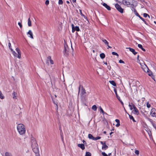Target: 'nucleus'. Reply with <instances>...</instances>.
Returning a JSON list of instances; mask_svg holds the SVG:
<instances>
[{"instance_id": "obj_10", "label": "nucleus", "mask_w": 156, "mask_h": 156, "mask_svg": "<svg viewBox=\"0 0 156 156\" xmlns=\"http://www.w3.org/2000/svg\"><path fill=\"white\" fill-rule=\"evenodd\" d=\"M145 66H146L145 69L147 70V72L148 73V75L152 77V76H153L152 72L149 69L146 65H145Z\"/></svg>"}, {"instance_id": "obj_54", "label": "nucleus", "mask_w": 156, "mask_h": 156, "mask_svg": "<svg viewBox=\"0 0 156 156\" xmlns=\"http://www.w3.org/2000/svg\"><path fill=\"white\" fill-rule=\"evenodd\" d=\"M152 124V125L154 128L155 127V126H156V125L154 123H153V124Z\"/></svg>"}, {"instance_id": "obj_57", "label": "nucleus", "mask_w": 156, "mask_h": 156, "mask_svg": "<svg viewBox=\"0 0 156 156\" xmlns=\"http://www.w3.org/2000/svg\"><path fill=\"white\" fill-rule=\"evenodd\" d=\"M137 60H139V61H140V60H139V55H138L137 56Z\"/></svg>"}, {"instance_id": "obj_31", "label": "nucleus", "mask_w": 156, "mask_h": 156, "mask_svg": "<svg viewBox=\"0 0 156 156\" xmlns=\"http://www.w3.org/2000/svg\"><path fill=\"white\" fill-rule=\"evenodd\" d=\"M5 156H12L11 154L9 153V152H6L5 154Z\"/></svg>"}, {"instance_id": "obj_64", "label": "nucleus", "mask_w": 156, "mask_h": 156, "mask_svg": "<svg viewBox=\"0 0 156 156\" xmlns=\"http://www.w3.org/2000/svg\"><path fill=\"white\" fill-rule=\"evenodd\" d=\"M111 155V153H109L108 154V156H110Z\"/></svg>"}, {"instance_id": "obj_27", "label": "nucleus", "mask_w": 156, "mask_h": 156, "mask_svg": "<svg viewBox=\"0 0 156 156\" xmlns=\"http://www.w3.org/2000/svg\"><path fill=\"white\" fill-rule=\"evenodd\" d=\"M100 112H102V114H103V115H104V114H106V115H107V113L105 112L103 110V109H102V108H101V106L100 107Z\"/></svg>"}, {"instance_id": "obj_40", "label": "nucleus", "mask_w": 156, "mask_h": 156, "mask_svg": "<svg viewBox=\"0 0 156 156\" xmlns=\"http://www.w3.org/2000/svg\"><path fill=\"white\" fill-rule=\"evenodd\" d=\"M119 62L120 63H124V64L125 63L121 59H120L119 60Z\"/></svg>"}, {"instance_id": "obj_29", "label": "nucleus", "mask_w": 156, "mask_h": 156, "mask_svg": "<svg viewBox=\"0 0 156 156\" xmlns=\"http://www.w3.org/2000/svg\"><path fill=\"white\" fill-rule=\"evenodd\" d=\"M92 109L94 111H96L97 109V107L96 105H94L92 106Z\"/></svg>"}, {"instance_id": "obj_23", "label": "nucleus", "mask_w": 156, "mask_h": 156, "mask_svg": "<svg viewBox=\"0 0 156 156\" xmlns=\"http://www.w3.org/2000/svg\"><path fill=\"white\" fill-rule=\"evenodd\" d=\"M108 148V147L107 145L106 144L105 145H103L102 147V149L103 150H106Z\"/></svg>"}, {"instance_id": "obj_28", "label": "nucleus", "mask_w": 156, "mask_h": 156, "mask_svg": "<svg viewBox=\"0 0 156 156\" xmlns=\"http://www.w3.org/2000/svg\"><path fill=\"white\" fill-rule=\"evenodd\" d=\"M100 57L102 59L104 58L105 57V55L104 53H101L100 54Z\"/></svg>"}, {"instance_id": "obj_51", "label": "nucleus", "mask_w": 156, "mask_h": 156, "mask_svg": "<svg viewBox=\"0 0 156 156\" xmlns=\"http://www.w3.org/2000/svg\"><path fill=\"white\" fill-rule=\"evenodd\" d=\"M47 58L48 59V60L49 59V60H51V57L50 56H48V57H47Z\"/></svg>"}, {"instance_id": "obj_39", "label": "nucleus", "mask_w": 156, "mask_h": 156, "mask_svg": "<svg viewBox=\"0 0 156 156\" xmlns=\"http://www.w3.org/2000/svg\"><path fill=\"white\" fill-rule=\"evenodd\" d=\"M101 154L103 156H108V155L105 152H102Z\"/></svg>"}, {"instance_id": "obj_24", "label": "nucleus", "mask_w": 156, "mask_h": 156, "mask_svg": "<svg viewBox=\"0 0 156 156\" xmlns=\"http://www.w3.org/2000/svg\"><path fill=\"white\" fill-rule=\"evenodd\" d=\"M128 115L129 118L130 119H132V121L134 122H136V121L134 119L133 117L131 115H129L128 113H127Z\"/></svg>"}, {"instance_id": "obj_15", "label": "nucleus", "mask_w": 156, "mask_h": 156, "mask_svg": "<svg viewBox=\"0 0 156 156\" xmlns=\"http://www.w3.org/2000/svg\"><path fill=\"white\" fill-rule=\"evenodd\" d=\"M27 34L30 35L29 37L30 38L32 39L34 38L33 33L30 30H29V31L27 33Z\"/></svg>"}, {"instance_id": "obj_56", "label": "nucleus", "mask_w": 156, "mask_h": 156, "mask_svg": "<svg viewBox=\"0 0 156 156\" xmlns=\"http://www.w3.org/2000/svg\"><path fill=\"white\" fill-rule=\"evenodd\" d=\"M108 48H107L108 49V48H112V47L109 46L108 44Z\"/></svg>"}, {"instance_id": "obj_59", "label": "nucleus", "mask_w": 156, "mask_h": 156, "mask_svg": "<svg viewBox=\"0 0 156 156\" xmlns=\"http://www.w3.org/2000/svg\"><path fill=\"white\" fill-rule=\"evenodd\" d=\"M9 48L11 50V51L12 52L13 51H13V49L11 48V47Z\"/></svg>"}, {"instance_id": "obj_60", "label": "nucleus", "mask_w": 156, "mask_h": 156, "mask_svg": "<svg viewBox=\"0 0 156 156\" xmlns=\"http://www.w3.org/2000/svg\"><path fill=\"white\" fill-rule=\"evenodd\" d=\"M59 130H60V131H61V126H59Z\"/></svg>"}, {"instance_id": "obj_42", "label": "nucleus", "mask_w": 156, "mask_h": 156, "mask_svg": "<svg viewBox=\"0 0 156 156\" xmlns=\"http://www.w3.org/2000/svg\"><path fill=\"white\" fill-rule=\"evenodd\" d=\"M45 4L46 5H48L49 4V1L48 0H47L45 2Z\"/></svg>"}, {"instance_id": "obj_38", "label": "nucleus", "mask_w": 156, "mask_h": 156, "mask_svg": "<svg viewBox=\"0 0 156 156\" xmlns=\"http://www.w3.org/2000/svg\"><path fill=\"white\" fill-rule=\"evenodd\" d=\"M58 4L59 5H62L63 3V1L62 0H58Z\"/></svg>"}, {"instance_id": "obj_5", "label": "nucleus", "mask_w": 156, "mask_h": 156, "mask_svg": "<svg viewBox=\"0 0 156 156\" xmlns=\"http://www.w3.org/2000/svg\"><path fill=\"white\" fill-rule=\"evenodd\" d=\"M69 48L68 45L66 44L64 45V49L63 51L64 55L66 56L69 55Z\"/></svg>"}, {"instance_id": "obj_17", "label": "nucleus", "mask_w": 156, "mask_h": 156, "mask_svg": "<svg viewBox=\"0 0 156 156\" xmlns=\"http://www.w3.org/2000/svg\"><path fill=\"white\" fill-rule=\"evenodd\" d=\"M115 121L117 123V124L116 125V126L117 127H118L120 125V121L118 119H116Z\"/></svg>"}, {"instance_id": "obj_34", "label": "nucleus", "mask_w": 156, "mask_h": 156, "mask_svg": "<svg viewBox=\"0 0 156 156\" xmlns=\"http://www.w3.org/2000/svg\"><path fill=\"white\" fill-rule=\"evenodd\" d=\"M143 15H144V17H147V16H148V17L150 18V16L149 15H148L147 14V13H144L143 14Z\"/></svg>"}, {"instance_id": "obj_47", "label": "nucleus", "mask_w": 156, "mask_h": 156, "mask_svg": "<svg viewBox=\"0 0 156 156\" xmlns=\"http://www.w3.org/2000/svg\"><path fill=\"white\" fill-rule=\"evenodd\" d=\"M129 107L130 108V109L131 110H132L133 109V108L132 107V105H130V104H129Z\"/></svg>"}, {"instance_id": "obj_20", "label": "nucleus", "mask_w": 156, "mask_h": 156, "mask_svg": "<svg viewBox=\"0 0 156 156\" xmlns=\"http://www.w3.org/2000/svg\"><path fill=\"white\" fill-rule=\"evenodd\" d=\"M109 83L113 86H116V83L113 80H110L109 81Z\"/></svg>"}, {"instance_id": "obj_26", "label": "nucleus", "mask_w": 156, "mask_h": 156, "mask_svg": "<svg viewBox=\"0 0 156 156\" xmlns=\"http://www.w3.org/2000/svg\"><path fill=\"white\" fill-rule=\"evenodd\" d=\"M28 25L29 27H31L32 26L31 22L30 20V18H29L28 19Z\"/></svg>"}, {"instance_id": "obj_55", "label": "nucleus", "mask_w": 156, "mask_h": 156, "mask_svg": "<svg viewBox=\"0 0 156 156\" xmlns=\"http://www.w3.org/2000/svg\"><path fill=\"white\" fill-rule=\"evenodd\" d=\"M82 142H83L84 143V144H86V142L85 141V140H83V141H82Z\"/></svg>"}, {"instance_id": "obj_14", "label": "nucleus", "mask_w": 156, "mask_h": 156, "mask_svg": "<svg viewBox=\"0 0 156 156\" xmlns=\"http://www.w3.org/2000/svg\"><path fill=\"white\" fill-rule=\"evenodd\" d=\"M133 111V112L134 114L138 115L139 114V111L136 108H135Z\"/></svg>"}, {"instance_id": "obj_33", "label": "nucleus", "mask_w": 156, "mask_h": 156, "mask_svg": "<svg viewBox=\"0 0 156 156\" xmlns=\"http://www.w3.org/2000/svg\"><path fill=\"white\" fill-rule=\"evenodd\" d=\"M4 97L1 91H0V98L1 99H3L4 98Z\"/></svg>"}, {"instance_id": "obj_7", "label": "nucleus", "mask_w": 156, "mask_h": 156, "mask_svg": "<svg viewBox=\"0 0 156 156\" xmlns=\"http://www.w3.org/2000/svg\"><path fill=\"white\" fill-rule=\"evenodd\" d=\"M72 27V32L74 33L75 31H80V29L78 26H76L75 27L73 24H72L71 25Z\"/></svg>"}, {"instance_id": "obj_37", "label": "nucleus", "mask_w": 156, "mask_h": 156, "mask_svg": "<svg viewBox=\"0 0 156 156\" xmlns=\"http://www.w3.org/2000/svg\"><path fill=\"white\" fill-rule=\"evenodd\" d=\"M112 54L113 55H115L116 56H119L118 54L116 52H114V51L112 52Z\"/></svg>"}, {"instance_id": "obj_35", "label": "nucleus", "mask_w": 156, "mask_h": 156, "mask_svg": "<svg viewBox=\"0 0 156 156\" xmlns=\"http://www.w3.org/2000/svg\"><path fill=\"white\" fill-rule=\"evenodd\" d=\"M101 137L100 136H98L96 137H94V140H99V139H101Z\"/></svg>"}, {"instance_id": "obj_6", "label": "nucleus", "mask_w": 156, "mask_h": 156, "mask_svg": "<svg viewBox=\"0 0 156 156\" xmlns=\"http://www.w3.org/2000/svg\"><path fill=\"white\" fill-rule=\"evenodd\" d=\"M115 7L117 10L121 13H123V9H122L120 6L118 4L116 3L115 5Z\"/></svg>"}, {"instance_id": "obj_8", "label": "nucleus", "mask_w": 156, "mask_h": 156, "mask_svg": "<svg viewBox=\"0 0 156 156\" xmlns=\"http://www.w3.org/2000/svg\"><path fill=\"white\" fill-rule=\"evenodd\" d=\"M150 114L151 116L156 117V110L154 108H153L151 110Z\"/></svg>"}, {"instance_id": "obj_18", "label": "nucleus", "mask_w": 156, "mask_h": 156, "mask_svg": "<svg viewBox=\"0 0 156 156\" xmlns=\"http://www.w3.org/2000/svg\"><path fill=\"white\" fill-rule=\"evenodd\" d=\"M12 95L13 96V99L16 98L17 97V94L16 92H15V91H13L12 94Z\"/></svg>"}, {"instance_id": "obj_58", "label": "nucleus", "mask_w": 156, "mask_h": 156, "mask_svg": "<svg viewBox=\"0 0 156 156\" xmlns=\"http://www.w3.org/2000/svg\"><path fill=\"white\" fill-rule=\"evenodd\" d=\"M146 68V67L144 69H143V70L145 72H147V70L146 69H145Z\"/></svg>"}, {"instance_id": "obj_43", "label": "nucleus", "mask_w": 156, "mask_h": 156, "mask_svg": "<svg viewBox=\"0 0 156 156\" xmlns=\"http://www.w3.org/2000/svg\"><path fill=\"white\" fill-rule=\"evenodd\" d=\"M18 24L20 26V28H22V24H21V23L20 22H19L18 23Z\"/></svg>"}, {"instance_id": "obj_16", "label": "nucleus", "mask_w": 156, "mask_h": 156, "mask_svg": "<svg viewBox=\"0 0 156 156\" xmlns=\"http://www.w3.org/2000/svg\"><path fill=\"white\" fill-rule=\"evenodd\" d=\"M81 94L83 95L86 93L85 89L83 87V86H81Z\"/></svg>"}, {"instance_id": "obj_3", "label": "nucleus", "mask_w": 156, "mask_h": 156, "mask_svg": "<svg viewBox=\"0 0 156 156\" xmlns=\"http://www.w3.org/2000/svg\"><path fill=\"white\" fill-rule=\"evenodd\" d=\"M16 50L17 52L18 55L15 51H13L12 53L13 55L14 56L17 57L19 58H20L21 57V53L20 50L18 48H17L16 49Z\"/></svg>"}, {"instance_id": "obj_11", "label": "nucleus", "mask_w": 156, "mask_h": 156, "mask_svg": "<svg viewBox=\"0 0 156 156\" xmlns=\"http://www.w3.org/2000/svg\"><path fill=\"white\" fill-rule=\"evenodd\" d=\"M126 48L127 49H129V51L131 52L134 55H136L137 53V52L135 51V50L133 48L130 47Z\"/></svg>"}, {"instance_id": "obj_32", "label": "nucleus", "mask_w": 156, "mask_h": 156, "mask_svg": "<svg viewBox=\"0 0 156 156\" xmlns=\"http://www.w3.org/2000/svg\"><path fill=\"white\" fill-rule=\"evenodd\" d=\"M91 154L89 152H86L85 156H91Z\"/></svg>"}, {"instance_id": "obj_36", "label": "nucleus", "mask_w": 156, "mask_h": 156, "mask_svg": "<svg viewBox=\"0 0 156 156\" xmlns=\"http://www.w3.org/2000/svg\"><path fill=\"white\" fill-rule=\"evenodd\" d=\"M135 153L137 155H138L139 154V151H138V150H136L135 151Z\"/></svg>"}, {"instance_id": "obj_50", "label": "nucleus", "mask_w": 156, "mask_h": 156, "mask_svg": "<svg viewBox=\"0 0 156 156\" xmlns=\"http://www.w3.org/2000/svg\"><path fill=\"white\" fill-rule=\"evenodd\" d=\"M8 46L9 48H10L11 47V44L10 42L8 43Z\"/></svg>"}, {"instance_id": "obj_41", "label": "nucleus", "mask_w": 156, "mask_h": 156, "mask_svg": "<svg viewBox=\"0 0 156 156\" xmlns=\"http://www.w3.org/2000/svg\"><path fill=\"white\" fill-rule=\"evenodd\" d=\"M151 106V105L150 104H149L148 102H147V107L148 108H149Z\"/></svg>"}, {"instance_id": "obj_53", "label": "nucleus", "mask_w": 156, "mask_h": 156, "mask_svg": "<svg viewBox=\"0 0 156 156\" xmlns=\"http://www.w3.org/2000/svg\"><path fill=\"white\" fill-rule=\"evenodd\" d=\"M131 104H132V106L134 109L135 108H136V106H135V105L134 104H133L132 103H131Z\"/></svg>"}, {"instance_id": "obj_13", "label": "nucleus", "mask_w": 156, "mask_h": 156, "mask_svg": "<svg viewBox=\"0 0 156 156\" xmlns=\"http://www.w3.org/2000/svg\"><path fill=\"white\" fill-rule=\"evenodd\" d=\"M77 146L80 148L82 150L85 149V147L84 144H78Z\"/></svg>"}, {"instance_id": "obj_52", "label": "nucleus", "mask_w": 156, "mask_h": 156, "mask_svg": "<svg viewBox=\"0 0 156 156\" xmlns=\"http://www.w3.org/2000/svg\"><path fill=\"white\" fill-rule=\"evenodd\" d=\"M107 68L109 70H110L111 69V66H107Z\"/></svg>"}, {"instance_id": "obj_21", "label": "nucleus", "mask_w": 156, "mask_h": 156, "mask_svg": "<svg viewBox=\"0 0 156 156\" xmlns=\"http://www.w3.org/2000/svg\"><path fill=\"white\" fill-rule=\"evenodd\" d=\"M138 46L139 48H141L143 51H146L145 49L143 48L142 45L141 44H138Z\"/></svg>"}, {"instance_id": "obj_61", "label": "nucleus", "mask_w": 156, "mask_h": 156, "mask_svg": "<svg viewBox=\"0 0 156 156\" xmlns=\"http://www.w3.org/2000/svg\"><path fill=\"white\" fill-rule=\"evenodd\" d=\"M120 102L121 103V104L122 105H123V102H122V101H120Z\"/></svg>"}, {"instance_id": "obj_63", "label": "nucleus", "mask_w": 156, "mask_h": 156, "mask_svg": "<svg viewBox=\"0 0 156 156\" xmlns=\"http://www.w3.org/2000/svg\"><path fill=\"white\" fill-rule=\"evenodd\" d=\"M46 63H47L48 65L49 64V62H48V61H47V62H46Z\"/></svg>"}, {"instance_id": "obj_22", "label": "nucleus", "mask_w": 156, "mask_h": 156, "mask_svg": "<svg viewBox=\"0 0 156 156\" xmlns=\"http://www.w3.org/2000/svg\"><path fill=\"white\" fill-rule=\"evenodd\" d=\"M114 92L115 93V94L116 97H117V98L118 99H119V98H120V97L117 94L116 90V89L114 87Z\"/></svg>"}, {"instance_id": "obj_30", "label": "nucleus", "mask_w": 156, "mask_h": 156, "mask_svg": "<svg viewBox=\"0 0 156 156\" xmlns=\"http://www.w3.org/2000/svg\"><path fill=\"white\" fill-rule=\"evenodd\" d=\"M60 133V134L61 137V139H62V141H63V134L62 132V129H61Z\"/></svg>"}, {"instance_id": "obj_46", "label": "nucleus", "mask_w": 156, "mask_h": 156, "mask_svg": "<svg viewBox=\"0 0 156 156\" xmlns=\"http://www.w3.org/2000/svg\"><path fill=\"white\" fill-rule=\"evenodd\" d=\"M148 119L152 124H153V123L154 122H153L152 120L151 119L149 118H148Z\"/></svg>"}, {"instance_id": "obj_19", "label": "nucleus", "mask_w": 156, "mask_h": 156, "mask_svg": "<svg viewBox=\"0 0 156 156\" xmlns=\"http://www.w3.org/2000/svg\"><path fill=\"white\" fill-rule=\"evenodd\" d=\"M88 137L90 139L94 140V137L93 135L91 134H89L88 135Z\"/></svg>"}, {"instance_id": "obj_44", "label": "nucleus", "mask_w": 156, "mask_h": 156, "mask_svg": "<svg viewBox=\"0 0 156 156\" xmlns=\"http://www.w3.org/2000/svg\"><path fill=\"white\" fill-rule=\"evenodd\" d=\"M79 11H80V14L81 15V16H85L82 13V10H80V9L79 10Z\"/></svg>"}, {"instance_id": "obj_49", "label": "nucleus", "mask_w": 156, "mask_h": 156, "mask_svg": "<svg viewBox=\"0 0 156 156\" xmlns=\"http://www.w3.org/2000/svg\"><path fill=\"white\" fill-rule=\"evenodd\" d=\"M81 86H82L81 85H80V86H79V88H78V90H79L78 93H79V92H80V87H81Z\"/></svg>"}, {"instance_id": "obj_25", "label": "nucleus", "mask_w": 156, "mask_h": 156, "mask_svg": "<svg viewBox=\"0 0 156 156\" xmlns=\"http://www.w3.org/2000/svg\"><path fill=\"white\" fill-rule=\"evenodd\" d=\"M102 41L105 43V45H108V41L106 40L103 38L102 39Z\"/></svg>"}, {"instance_id": "obj_48", "label": "nucleus", "mask_w": 156, "mask_h": 156, "mask_svg": "<svg viewBox=\"0 0 156 156\" xmlns=\"http://www.w3.org/2000/svg\"><path fill=\"white\" fill-rule=\"evenodd\" d=\"M49 61H50V63L51 64H54L53 61L52 59L50 60Z\"/></svg>"}, {"instance_id": "obj_45", "label": "nucleus", "mask_w": 156, "mask_h": 156, "mask_svg": "<svg viewBox=\"0 0 156 156\" xmlns=\"http://www.w3.org/2000/svg\"><path fill=\"white\" fill-rule=\"evenodd\" d=\"M100 143L101 144H102L103 145H105V144H106V142H103L102 141H101L100 142Z\"/></svg>"}, {"instance_id": "obj_2", "label": "nucleus", "mask_w": 156, "mask_h": 156, "mask_svg": "<svg viewBox=\"0 0 156 156\" xmlns=\"http://www.w3.org/2000/svg\"><path fill=\"white\" fill-rule=\"evenodd\" d=\"M17 130L20 134L22 135L25 133V128L24 126L22 124H20L17 126Z\"/></svg>"}, {"instance_id": "obj_1", "label": "nucleus", "mask_w": 156, "mask_h": 156, "mask_svg": "<svg viewBox=\"0 0 156 156\" xmlns=\"http://www.w3.org/2000/svg\"><path fill=\"white\" fill-rule=\"evenodd\" d=\"M31 143L33 151L35 153H37L38 152V146L35 138L33 136L31 137Z\"/></svg>"}, {"instance_id": "obj_9", "label": "nucleus", "mask_w": 156, "mask_h": 156, "mask_svg": "<svg viewBox=\"0 0 156 156\" xmlns=\"http://www.w3.org/2000/svg\"><path fill=\"white\" fill-rule=\"evenodd\" d=\"M132 0H122V3L124 5H130V2ZM133 1V0H132Z\"/></svg>"}, {"instance_id": "obj_4", "label": "nucleus", "mask_w": 156, "mask_h": 156, "mask_svg": "<svg viewBox=\"0 0 156 156\" xmlns=\"http://www.w3.org/2000/svg\"><path fill=\"white\" fill-rule=\"evenodd\" d=\"M133 11L134 12L135 15L138 17L140 19H141L144 22V23L147 25H148L147 23L146 22V21L145 20L141 17L139 14L137 12L135 8H133Z\"/></svg>"}, {"instance_id": "obj_62", "label": "nucleus", "mask_w": 156, "mask_h": 156, "mask_svg": "<svg viewBox=\"0 0 156 156\" xmlns=\"http://www.w3.org/2000/svg\"><path fill=\"white\" fill-rule=\"evenodd\" d=\"M76 1V0H72V2H75Z\"/></svg>"}, {"instance_id": "obj_12", "label": "nucleus", "mask_w": 156, "mask_h": 156, "mask_svg": "<svg viewBox=\"0 0 156 156\" xmlns=\"http://www.w3.org/2000/svg\"><path fill=\"white\" fill-rule=\"evenodd\" d=\"M103 5L108 10H110L111 8L107 4L104 3L103 4Z\"/></svg>"}]
</instances>
